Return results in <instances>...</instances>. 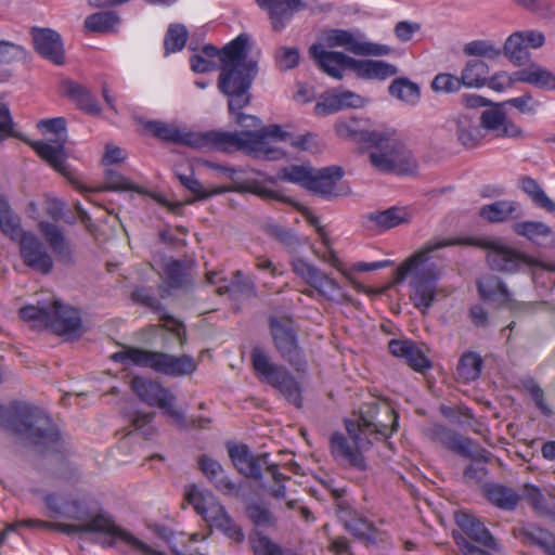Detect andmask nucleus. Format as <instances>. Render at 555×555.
<instances>
[{
    "label": "nucleus",
    "instance_id": "obj_1",
    "mask_svg": "<svg viewBox=\"0 0 555 555\" xmlns=\"http://www.w3.org/2000/svg\"><path fill=\"white\" fill-rule=\"evenodd\" d=\"M469 245L487 250V262L491 270L505 274H514L522 267L546 268L544 263L525 255L503 243L496 237H434L418 250L403 260L393 272L392 284H401L409 280L410 299L414 307L425 313L439 295L438 281L442 275V267L434 258L441 248Z\"/></svg>",
    "mask_w": 555,
    "mask_h": 555
},
{
    "label": "nucleus",
    "instance_id": "obj_2",
    "mask_svg": "<svg viewBox=\"0 0 555 555\" xmlns=\"http://www.w3.org/2000/svg\"><path fill=\"white\" fill-rule=\"evenodd\" d=\"M375 409L362 412L357 422L347 421L346 430L352 440L350 443L347 437L341 433H333L330 438V450L335 462L341 467H349L359 472L367 469V463L362 454V450L369 448L372 442L363 438L366 435H375L377 440L388 438L398 427V416L389 408L386 413L391 420V425L376 421L374 417Z\"/></svg>",
    "mask_w": 555,
    "mask_h": 555
},
{
    "label": "nucleus",
    "instance_id": "obj_3",
    "mask_svg": "<svg viewBox=\"0 0 555 555\" xmlns=\"http://www.w3.org/2000/svg\"><path fill=\"white\" fill-rule=\"evenodd\" d=\"M0 425L39 453L57 452L62 447L60 430L51 417L31 404L18 401L9 408L0 404Z\"/></svg>",
    "mask_w": 555,
    "mask_h": 555
},
{
    "label": "nucleus",
    "instance_id": "obj_4",
    "mask_svg": "<svg viewBox=\"0 0 555 555\" xmlns=\"http://www.w3.org/2000/svg\"><path fill=\"white\" fill-rule=\"evenodd\" d=\"M0 229L13 241H18L20 254L26 267L41 274L53 270V258L44 244L33 233L24 232L5 197L0 196Z\"/></svg>",
    "mask_w": 555,
    "mask_h": 555
},
{
    "label": "nucleus",
    "instance_id": "obj_5",
    "mask_svg": "<svg viewBox=\"0 0 555 555\" xmlns=\"http://www.w3.org/2000/svg\"><path fill=\"white\" fill-rule=\"evenodd\" d=\"M111 359L116 363L151 369L170 377L189 376L197 369L194 358L190 354L173 356L128 345H124L121 350L113 353Z\"/></svg>",
    "mask_w": 555,
    "mask_h": 555
},
{
    "label": "nucleus",
    "instance_id": "obj_6",
    "mask_svg": "<svg viewBox=\"0 0 555 555\" xmlns=\"http://www.w3.org/2000/svg\"><path fill=\"white\" fill-rule=\"evenodd\" d=\"M20 317L33 322L35 326H43L59 336H80L82 319L80 310L54 299L49 304L26 306L21 308Z\"/></svg>",
    "mask_w": 555,
    "mask_h": 555
},
{
    "label": "nucleus",
    "instance_id": "obj_7",
    "mask_svg": "<svg viewBox=\"0 0 555 555\" xmlns=\"http://www.w3.org/2000/svg\"><path fill=\"white\" fill-rule=\"evenodd\" d=\"M221 152L246 151L256 157L274 160L284 154L278 147L268 146L267 139L273 138L279 141H291L292 134L283 131L279 125L261 127L259 130H243L240 132L221 131Z\"/></svg>",
    "mask_w": 555,
    "mask_h": 555
},
{
    "label": "nucleus",
    "instance_id": "obj_8",
    "mask_svg": "<svg viewBox=\"0 0 555 555\" xmlns=\"http://www.w3.org/2000/svg\"><path fill=\"white\" fill-rule=\"evenodd\" d=\"M367 149L371 165L382 172L412 175L416 171L417 162L406 146L388 132H379Z\"/></svg>",
    "mask_w": 555,
    "mask_h": 555
},
{
    "label": "nucleus",
    "instance_id": "obj_9",
    "mask_svg": "<svg viewBox=\"0 0 555 555\" xmlns=\"http://www.w3.org/2000/svg\"><path fill=\"white\" fill-rule=\"evenodd\" d=\"M259 72L258 62L250 59L234 66H221L218 89L228 98L230 113L242 111L251 101L250 88Z\"/></svg>",
    "mask_w": 555,
    "mask_h": 555
},
{
    "label": "nucleus",
    "instance_id": "obj_10",
    "mask_svg": "<svg viewBox=\"0 0 555 555\" xmlns=\"http://www.w3.org/2000/svg\"><path fill=\"white\" fill-rule=\"evenodd\" d=\"M250 360L260 382L278 389L296 408L300 409L302 406L300 385L284 365L271 362L269 356L260 347L251 349Z\"/></svg>",
    "mask_w": 555,
    "mask_h": 555
},
{
    "label": "nucleus",
    "instance_id": "obj_11",
    "mask_svg": "<svg viewBox=\"0 0 555 555\" xmlns=\"http://www.w3.org/2000/svg\"><path fill=\"white\" fill-rule=\"evenodd\" d=\"M270 334L280 357L296 372L307 371L308 363L298 339V328L287 317H272L269 320Z\"/></svg>",
    "mask_w": 555,
    "mask_h": 555
},
{
    "label": "nucleus",
    "instance_id": "obj_12",
    "mask_svg": "<svg viewBox=\"0 0 555 555\" xmlns=\"http://www.w3.org/2000/svg\"><path fill=\"white\" fill-rule=\"evenodd\" d=\"M38 127L55 134L56 139L44 142L33 141L25 138L24 142L28 144L38 154V156L53 169L63 176H67V167L65 166V160L68 157L65 149V144L67 142L66 119L64 117L42 119L39 121Z\"/></svg>",
    "mask_w": 555,
    "mask_h": 555
},
{
    "label": "nucleus",
    "instance_id": "obj_13",
    "mask_svg": "<svg viewBox=\"0 0 555 555\" xmlns=\"http://www.w3.org/2000/svg\"><path fill=\"white\" fill-rule=\"evenodd\" d=\"M144 129L155 138L175 144H182L197 150H216L221 152V131L184 132L178 126L162 120H147Z\"/></svg>",
    "mask_w": 555,
    "mask_h": 555
},
{
    "label": "nucleus",
    "instance_id": "obj_14",
    "mask_svg": "<svg viewBox=\"0 0 555 555\" xmlns=\"http://www.w3.org/2000/svg\"><path fill=\"white\" fill-rule=\"evenodd\" d=\"M229 457L237 470L248 479L256 481L262 480V466L272 476L275 482L286 480L287 477L280 472L279 464L269 462V453L264 452L258 455L253 454L247 444L227 443Z\"/></svg>",
    "mask_w": 555,
    "mask_h": 555
},
{
    "label": "nucleus",
    "instance_id": "obj_15",
    "mask_svg": "<svg viewBox=\"0 0 555 555\" xmlns=\"http://www.w3.org/2000/svg\"><path fill=\"white\" fill-rule=\"evenodd\" d=\"M131 389L147 405L164 410V414L170 416L178 428L189 426L184 413L173 406L176 396L160 383L142 376H134L131 379Z\"/></svg>",
    "mask_w": 555,
    "mask_h": 555
},
{
    "label": "nucleus",
    "instance_id": "obj_16",
    "mask_svg": "<svg viewBox=\"0 0 555 555\" xmlns=\"http://www.w3.org/2000/svg\"><path fill=\"white\" fill-rule=\"evenodd\" d=\"M426 437L435 443L441 444L447 450L468 460H487L489 451L482 448L472 438L464 437L460 433L441 424L425 430Z\"/></svg>",
    "mask_w": 555,
    "mask_h": 555
},
{
    "label": "nucleus",
    "instance_id": "obj_17",
    "mask_svg": "<svg viewBox=\"0 0 555 555\" xmlns=\"http://www.w3.org/2000/svg\"><path fill=\"white\" fill-rule=\"evenodd\" d=\"M324 40L328 48H344L347 52L360 56H382L388 55L391 52L390 47L369 41H361L353 33L346 29H330L325 31Z\"/></svg>",
    "mask_w": 555,
    "mask_h": 555
},
{
    "label": "nucleus",
    "instance_id": "obj_18",
    "mask_svg": "<svg viewBox=\"0 0 555 555\" xmlns=\"http://www.w3.org/2000/svg\"><path fill=\"white\" fill-rule=\"evenodd\" d=\"M131 299L135 304H140L153 310L154 312L159 314V320L164 322L162 327L171 333L179 341L180 347H183L188 341V334L185 330V325L176 319L173 315H170L165 312V307L163 304L152 294L151 289L144 286L137 287L131 293Z\"/></svg>",
    "mask_w": 555,
    "mask_h": 555
},
{
    "label": "nucleus",
    "instance_id": "obj_19",
    "mask_svg": "<svg viewBox=\"0 0 555 555\" xmlns=\"http://www.w3.org/2000/svg\"><path fill=\"white\" fill-rule=\"evenodd\" d=\"M35 51L44 60L65 64V49L62 36L51 28L33 27L30 30Z\"/></svg>",
    "mask_w": 555,
    "mask_h": 555
},
{
    "label": "nucleus",
    "instance_id": "obj_20",
    "mask_svg": "<svg viewBox=\"0 0 555 555\" xmlns=\"http://www.w3.org/2000/svg\"><path fill=\"white\" fill-rule=\"evenodd\" d=\"M311 59L318 67L335 79H343V69L353 70L354 59L340 51L325 50L322 44H312L309 49Z\"/></svg>",
    "mask_w": 555,
    "mask_h": 555
},
{
    "label": "nucleus",
    "instance_id": "obj_21",
    "mask_svg": "<svg viewBox=\"0 0 555 555\" xmlns=\"http://www.w3.org/2000/svg\"><path fill=\"white\" fill-rule=\"evenodd\" d=\"M491 108L486 109L480 115L481 130L490 131L496 138H518L522 130L513 120L506 117L504 106L500 103H492Z\"/></svg>",
    "mask_w": 555,
    "mask_h": 555
},
{
    "label": "nucleus",
    "instance_id": "obj_22",
    "mask_svg": "<svg viewBox=\"0 0 555 555\" xmlns=\"http://www.w3.org/2000/svg\"><path fill=\"white\" fill-rule=\"evenodd\" d=\"M365 99L349 90L331 89L322 93L314 106V113L326 116L347 108H360Z\"/></svg>",
    "mask_w": 555,
    "mask_h": 555
},
{
    "label": "nucleus",
    "instance_id": "obj_23",
    "mask_svg": "<svg viewBox=\"0 0 555 555\" xmlns=\"http://www.w3.org/2000/svg\"><path fill=\"white\" fill-rule=\"evenodd\" d=\"M258 7L267 12L272 29L282 31L294 14L307 8L304 0H256Z\"/></svg>",
    "mask_w": 555,
    "mask_h": 555
},
{
    "label": "nucleus",
    "instance_id": "obj_24",
    "mask_svg": "<svg viewBox=\"0 0 555 555\" xmlns=\"http://www.w3.org/2000/svg\"><path fill=\"white\" fill-rule=\"evenodd\" d=\"M446 128L454 132L459 143L467 149L476 147L485 137L480 124L474 115L467 113H459L448 118Z\"/></svg>",
    "mask_w": 555,
    "mask_h": 555
},
{
    "label": "nucleus",
    "instance_id": "obj_25",
    "mask_svg": "<svg viewBox=\"0 0 555 555\" xmlns=\"http://www.w3.org/2000/svg\"><path fill=\"white\" fill-rule=\"evenodd\" d=\"M292 269L296 275L305 280L320 295L331 299V292L339 289L337 282L322 272L318 267L306 261L304 258L295 257L292 260Z\"/></svg>",
    "mask_w": 555,
    "mask_h": 555
},
{
    "label": "nucleus",
    "instance_id": "obj_26",
    "mask_svg": "<svg viewBox=\"0 0 555 555\" xmlns=\"http://www.w3.org/2000/svg\"><path fill=\"white\" fill-rule=\"evenodd\" d=\"M388 349L393 357L403 359L415 372L424 373L433 366L429 358L414 340L393 338L389 340Z\"/></svg>",
    "mask_w": 555,
    "mask_h": 555
},
{
    "label": "nucleus",
    "instance_id": "obj_27",
    "mask_svg": "<svg viewBox=\"0 0 555 555\" xmlns=\"http://www.w3.org/2000/svg\"><path fill=\"white\" fill-rule=\"evenodd\" d=\"M185 500L209 526L228 513L211 492H203L195 485L186 490Z\"/></svg>",
    "mask_w": 555,
    "mask_h": 555
},
{
    "label": "nucleus",
    "instance_id": "obj_28",
    "mask_svg": "<svg viewBox=\"0 0 555 555\" xmlns=\"http://www.w3.org/2000/svg\"><path fill=\"white\" fill-rule=\"evenodd\" d=\"M343 176L344 170L339 166L314 168V175H311L307 190L323 198L340 196L344 193L337 191L336 183Z\"/></svg>",
    "mask_w": 555,
    "mask_h": 555
},
{
    "label": "nucleus",
    "instance_id": "obj_29",
    "mask_svg": "<svg viewBox=\"0 0 555 555\" xmlns=\"http://www.w3.org/2000/svg\"><path fill=\"white\" fill-rule=\"evenodd\" d=\"M39 230L54 253L57 261L66 266H74L76 263L72 244L60 227L55 223L41 221L39 223Z\"/></svg>",
    "mask_w": 555,
    "mask_h": 555
},
{
    "label": "nucleus",
    "instance_id": "obj_30",
    "mask_svg": "<svg viewBox=\"0 0 555 555\" xmlns=\"http://www.w3.org/2000/svg\"><path fill=\"white\" fill-rule=\"evenodd\" d=\"M513 534L522 544L533 545L545 555H555V534L534 524H525L513 529Z\"/></svg>",
    "mask_w": 555,
    "mask_h": 555
},
{
    "label": "nucleus",
    "instance_id": "obj_31",
    "mask_svg": "<svg viewBox=\"0 0 555 555\" xmlns=\"http://www.w3.org/2000/svg\"><path fill=\"white\" fill-rule=\"evenodd\" d=\"M199 470L209 479L215 488L223 494H238V487L224 473L222 465L212 457L203 454L198 457Z\"/></svg>",
    "mask_w": 555,
    "mask_h": 555
},
{
    "label": "nucleus",
    "instance_id": "obj_32",
    "mask_svg": "<svg viewBox=\"0 0 555 555\" xmlns=\"http://www.w3.org/2000/svg\"><path fill=\"white\" fill-rule=\"evenodd\" d=\"M338 137L349 139L369 147L374 139L379 138V131H371L367 121L357 118L341 119L335 124Z\"/></svg>",
    "mask_w": 555,
    "mask_h": 555
},
{
    "label": "nucleus",
    "instance_id": "obj_33",
    "mask_svg": "<svg viewBox=\"0 0 555 555\" xmlns=\"http://www.w3.org/2000/svg\"><path fill=\"white\" fill-rule=\"evenodd\" d=\"M455 524L473 541L489 547L495 548V539L485 525L474 515L466 512L455 513Z\"/></svg>",
    "mask_w": 555,
    "mask_h": 555
},
{
    "label": "nucleus",
    "instance_id": "obj_34",
    "mask_svg": "<svg viewBox=\"0 0 555 555\" xmlns=\"http://www.w3.org/2000/svg\"><path fill=\"white\" fill-rule=\"evenodd\" d=\"M193 260L171 259L164 266L166 284L173 289H188L194 285L192 269Z\"/></svg>",
    "mask_w": 555,
    "mask_h": 555
},
{
    "label": "nucleus",
    "instance_id": "obj_35",
    "mask_svg": "<svg viewBox=\"0 0 555 555\" xmlns=\"http://www.w3.org/2000/svg\"><path fill=\"white\" fill-rule=\"evenodd\" d=\"M477 291L483 301L499 309L505 307L512 296L504 281L495 275L477 281Z\"/></svg>",
    "mask_w": 555,
    "mask_h": 555
},
{
    "label": "nucleus",
    "instance_id": "obj_36",
    "mask_svg": "<svg viewBox=\"0 0 555 555\" xmlns=\"http://www.w3.org/2000/svg\"><path fill=\"white\" fill-rule=\"evenodd\" d=\"M61 89L63 93L74 101L85 113L92 116H99L101 114L102 109L99 102L92 95L91 91L82 85L70 79H65L61 82Z\"/></svg>",
    "mask_w": 555,
    "mask_h": 555
},
{
    "label": "nucleus",
    "instance_id": "obj_37",
    "mask_svg": "<svg viewBox=\"0 0 555 555\" xmlns=\"http://www.w3.org/2000/svg\"><path fill=\"white\" fill-rule=\"evenodd\" d=\"M479 216L491 223H500L509 219H520L524 211L518 203L514 201H496L483 205L479 210Z\"/></svg>",
    "mask_w": 555,
    "mask_h": 555
},
{
    "label": "nucleus",
    "instance_id": "obj_38",
    "mask_svg": "<svg viewBox=\"0 0 555 555\" xmlns=\"http://www.w3.org/2000/svg\"><path fill=\"white\" fill-rule=\"evenodd\" d=\"M352 65V72L361 79L385 80L398 73V68L395 65L385 61L354 59V64Z\"/></svg>",
    "mask_w": 555,
    "mask_h": 555
},
{
    "label": "nucleus",
    "instance_id": "obj_39",
    "mask_svg": "<svg viewBox=\"0 0 555 555\" xmlns=\"http://www.w3.org/2000/svg\"><path fill=\"white\" fill-rule=\"evenodd\" d=\"M483 492L492 505L504 511H514L521 499L514 489L501 483H487Z\"/></svg>",
    "mask_w": 555,
    "mask_h": 555
},
{
    "label": "nucleus",
    "instance_id": "obj_40",
    "mask_svg": "<svg viewBox=\"0 0 555 555\" xmlns=\"http://www.w3.org/2000/svg\"><path fill=\"white\" fill-rule=\"evenodd\" d=\"M513 231L537 245H545L548 241L554 243L555 236L552 229L541 221H521L512 225Z\"/></svg>",
    "mask_w": 555,
    "mask_h": 555
},
{
    "label": "nucleus",
    "instance_id": "obj_41",
    "mask_svg": "<svg viewBox=\"0 0 555 555\" xmlns=\"http://www.w3.org/2000/svg\"><path fill=\"white\" fill-rule=\"evenodd\" d=\"M249 36L245 33L240 34L221 49L222 66L241 65L248 62Z\"/></svg>",
    "mask_w": 555,
    "mask_h": 555
},
{
    "label": "nucleus",
    "instance_id": "obj_42",
    "mask_svg": "<svg viewBox=\"0 0 555 555\" xmlns=\"http://www.w3.org/2000/svg\"><path fill=\"white\" fill-rule=\"evenodd\" d=\"M176 177L181 183V185H183L188 191H190L194 195L192 198L185 199V202H183V206L191 205L196 201L207 199L214 195L230 192V189L228 186H216L211 189L204 188L199 180H197L194 177L193 172H191V175L176 172Z\"/></svg>",
    "mask_w": 555,
    "mask_h": 555
},
{
    "label": "nucleus",
    "instance_id": "obj_43",
    "mask_svg": "<svg viewBox=\"0 0 555 555\" xmlns=\"http://www.w3.org/2000/svg\"><path fill=\"white\" fill-rule=\"evenodd\" d=\"M518 185L537 207L551 214L555 212V202L545 194L535 179L529 176H521L518 180Z\"/></svg>",
    "mask_w": 555,
    "mask_h": 555
},
{
    "label": "nucleus",
    "instance_id": "obj_44",
    "mask_svg": "<svg viewBox=\"0 0 555 555\" xmlns=\"http://www.w3.org/2000/svg\"><path fill=\"white\" fill-rule=\"evenodd\" d=\"M264 232L268 236L279 242L288 253L295 254L306 243L302 241L294 230L285 228L278 223H267Z\"/></svg>",
    "mask_w": 555,
    "mask_h": 555
},
{
    "label": "nucleus",
    "instance_id": "obj_45",
    "mask_svg": "<svg viewBox=\"0 0 555 555\" xmlns=\"http://www.w3.org/2000/svg\"><path fill=\"white\" fill-rule=\"evenodd\" d=\"M338 516L345 524V528L358 540L373 542L374 527L365 519L351 515L346 508L340 507Z\"/></svg>",
    "mask_w": 555,
    "mask_h": 555
},
{
    "label": "nucleus",
    "instance_id": "obj_46",
    "mask_svg": "<svg viewBox=\"0 0 555 555\" xmlns=\"http://www.w3.org/2000/svg\"><path fill=\"white\" fill-rule=\"evenodd\" d=\"M490 69L481 60H469L461 73V82L466 88H481L486 86Z\"/></svg>",
    "mask_w": 555,
    "mask_h": 555
},
{
    "label": "nucleus",
    "instance_id": "obj_47",
    "mask_svg": "<svg viewBox=\"0 0 555 555\" xmlns=\"http://www.w3.org/2000/svg\"><path fill=\"white\" fill-rule=\"evenodd\" d=\"M391 96L410 105H415L421 98L420 86L406 77H400L392 80L388 87Z\"/></svg>",
    "mask_w": 555,
    "mask_h": 555
},
{
    "label": "nucleus",
    "instance_id": "obj_48",
    "mask_svg": "<svg viewBox=\"0 0 555 555\" xmlns=\"http://www.w3.org/2000/svg\"><path fill=\"white\" fill-rule=\"evenodd\" d=\"M503 53L516 66H522L529 62L530 52L524 42L522 33H514L506 39Z\"/></svg>",
    "mask_w": 555,
    "mask_h": 555
},
{
    "label": "nucleus",
    "instance_id": "obj_49",
    "mask_svg": "<svg viewBox=\"0 0 555 555\" xmlns=\"http://www.w3.org/2000/svg\"><path fill=\"white\" fill-rule=\"evenodd\" d=\"M120 17L114 11H101L93 13L85 20V27L92 33L107 34L114 31Z\"/></svg>",
    "mask_w": 555,
    "mask_h": 555
},
{
    "label": "nucleus",
    "instance_id": "obj_50",
    "mask_svg": "<svg viewBox=\"0 0 555 555\" xmlns=\"http://www.w3.org/2000/svg\"><path fill=\"white\" fill-rule=\"evenodd\" d=\"M370 221L384 230L395 228L408 221V214L404 208L390 207L383 211H375L367 215Z\"/></svg>",
    "mask_w": 555,
    "mask_h": 555
},
{
    "label": "nucleus",
    "instance_id": "obj_51",
    "mask_svg": "<svg viewBox=\"0 0 555 555\" xmlns=\"http://www.w3.org/2000/svg\"><path fill=\"white\" fill-rule=\"evenodd\" d=\"M482 364V358L477 352L467 351L462 354L456 371L461 378L472 382L480 376Z\"/></svg>",
    "mask_w": 555,
    "mask_h": 555
},
{
    "label": "nucleus",
    "instance_id": "obj_52",
    "mask_svg": "<svg viewBox=\"0 0 555 555\" xmlns=\"http://www.w3.org/2000/svg\"><path fill=\"white\" fill-rule=\"evenodd\" d=\"M527 83L539 89L555 90V74L537 63H532L528 66Z\"/></svg>",
    "mask_w": 555,
    "mask_h": 555
},
{
    "label": "nucleus",
    "instance_id": "obj_53",
    "mask_svg": "<svg viewBox=\"0 0 555 555\" xmlns=\"http://www.w3.org/2000/svg\"><path fill=\"white\" fill-rule=\"evenodd\" d=\"M230 189V192H238V193H245L249 192L253 193L263 199L268 201H280V202H286V198L281 195L278 191L271 190L262 185L258 181H247L238 183L237 185L228 186Z\"/></svg>",
    "mask_w": 555,
    "mask_h": 555
},
{
    "label": "nucleus",
    "instance_id": "obj_54",
    "mask_svg": "<svg viewBox=\"0 0 555 555\" xmlns=\"http://www.w3.org/2000/svg\"><path fill=\"white\" fill-rule=\"evenodd\" d=\"M524 498L539 515L555 518V508L547 505L545 496L538 487L526 483L524 486Z\"/></svg>",
    "mask_w": 555,
    "mask_h": 555
},
{
    "label": "nucleus",
    "instance_id": "obj_55",
    "mask_svg": "<svg viewBox=\"0 0 555 555\" xmlns=\"http://www.w3.org/2000/svg\"><path fill=\"white\" fill-rule=\"evenodd\" d=\"M311 175H314L313 167L305 165H292L289 167H284L280 171L279 178L281 180L298 184L307 190Z\"/></svg>",
    "mask_w": 555,
    "mask_h": 555
},
{
    "label": "nucleus",
    "instance_id": "obj_56",
    "mask_svg": "<svg viewBox=\"0 0 555 555\" xmlns=\"http://www.w3.org/2000/svg\"><path fill=\"white\" fill-rule=\"evenodd\" d=\"M188 29L182 24H171L165 35V53H173L182 50L188 40Z\"/></svg>",
    "mask_w": 555,
    "mask_h": 555
},
{
    "label": "nucleus",
    "instance_id": "obj_57",
    "mask_svg": "<svg viewBox=\"0 0 555 555\" xmlns=\"http://www.w3.org/2000/svg\"><path fill=\"white\" fill-rule=\"evenodd\" d=\"M245 513L247 518L256 527L270 528L274 527L276 524V518L272 512L260 503L248 504L245 508Z\"/></svg>",
    "mask_w": 555,
    "mask_h": 555
},
{
    "label": "nucleus",
    "instance_id": "obj_58",
    "mask_svg": "<svg viewBox=\"0 0 555 555\" xmlns=\"http://www.w3.org/2000/svg\"><path fill=\"white\" fill-rule=\"evenodd\" d=\"M463 52L467 56L488 57L491 60L501 55L502 51L494 43L488 40H474L466 43Z\"/></svg>",
    "mask_w": 555,
    "mask_h": 555
},
{
    "label": "nucleus",
    "instance_id": "obj_59",
    "mask_svg": "<svg viewBox=\"0 0 555 555\" xmlns=\"http://www.w3.org/2000/svg\"><path fill=\"white\" fill-rule=\"evenodd\" d=\"M491 459L492 453L489 451L487 460H470L472 463L463 472V481L466 485L483 482L488 476V469L483 464L489 463Z\"/></svg>",
    "mask_w": 555,
    "mask_h": 555
},
{
    "label": "nucleus",
    "instance_id": "obj_60",
    "mask_svg": "<svg viewBox=\"0 0 555 555\" xmlns=\"http://www.w3.org/2000/svg\"><path fill=\"white\" fill-rule=\"evenodd\" d=\"M274 60L280 70H289L299 64V50L295 47L281 46L275 49Z\"/></svg>",
    "mask_w": 555,
    "mask_h": 555
},
{
    "label": "nucleus",
    "instance_id": "obj_61",
    "mask_svg": "<svg viewBox=\"0 0 555 555\" xmlns=\"http://www.w3.org/2000/svg\"><path fill=\"white\" fill-rule=\"evenodd\" d=\"M63 515L69 519L85 524L90 521L95 515L92 514L86 502L72 500L64 504Z\"/></svg>",
    "mask_w": 555,
    "mask_h": 555
},
{
    "label": "nucleus",
    "instance_id": "obj_62",
    "mask_svg": "<svg viewBox=\"0 0 555 555\" xmlns=\"http://www.w3.org/2000/svg\"><path fill=\"white\" fill-rule=\"evenodd\" d=\"M289 144L296 150L306 151L310 153H319L324 147V143L322 142L320 137L318 134L310 132L296 137L292 134Z\"/></svg>",
    "mask_w": 555,
    "mask_h": 555
},
{
    "label": "nucleus",
    "instance_id": "obj_63",
    "mask_svg": "<svg viewBox=\"0 0 555 555\" xmlns=\"http://www.w3.org/2000/svg\"><path fill=\"white\" fill-rule=\"evenodd\" d=\"M16 138L24 142L25 137L14 130V121L9 106L0 102V143L8 138Z\"/></svg>",
    "mask_w": 555,
    "mask_h": 555
},
{
    "label": "nucleus",
    "instance_id": "obj_64",
    "mask_svg": "<svg viewBox=\"0 0 555 555\" xmlns=\"http://www.w3.org/2000/svg\"><path fill=\"white\" fill-rule=\"evenodd\" d=\"M464 86L461 82V77L451 74H438L431 81V88L435 92L452 93L456 92Z\"/></svg>",
    "mask_w": 555,
    "mask_h": 555
}]
</instances>
